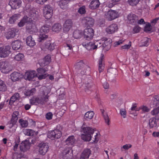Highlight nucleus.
<instances>
[{
  "label": "nucleus",
  "instance_id": "obj_1",
  "mask_svg": "<svg viewBox=\"0 0 159 159\" xmlns=\"http://www.w3.org/2000/svg\"><path fill=\"white\" fill-rule=\"evenodd\" d=\"M25 13L30 17L26 25V29L30 31L35 32L37 30V28L35 22L33 20H36L38 19L39 17L38 13H37L34 10L27 9Z\"/></svg>",
  "mask_w": 159,
  "mask_h": 159
},
{
  "label": "nucleus",
  "instance_id": "obj_2",
  "mask_svg": "<svg viewBox=\"0 0 159 159\" xmlns=\"http://www.w3.org/2000/svg\"><path fill=\"white\" fill-rule=\"evenodd\" d=\"M81 131L84 133L81 135V139L85 141H89L95 130L94 129L89 127L82 126L81 127Z\"/></svg>",
  "mask_w": 159,
  "mask_h": 159
},
{
  "label": "nucleus",
  "instance_id": "obj_3",
  "mask_svg": "<svg viewBox=\"0 0 159 159\" xmlns=\"http://www.w3.org/2000/svg\"><path fill=\"white\" fill-rule=\"evenodd\" d=\"M48 90H45L43 92V94L41 98H33L30 100V102L32 104L37 105V104H40L43 105L45 104L48 100L49 96L48 95L49 93Z\"/></svg>",
  "mask_w": 159,
  "mask_h": 159
},
{
  "label": "nucleus",
  "instance_id": "obj_4",
  "mask_svg": "<svg viewBox=\"0 0 159 159\" xmlns=\"http://www.w3.org/2000/svg\"><path fill=\"white\" fill-rule=\"evenodd\" d=\"M75 69L81 75H83L87 74V72H90L91 68L89 66L85 65L83 61H80L77 62L75 65Z\"/></svg>",
  "mask_w": 159,
  "mask_h": 159
},
{
  "label": "nucleus",
  "instance_id": "obj_5",
  "mask_svg": "<svg viewBox=\"0 0 159 159\" xmlns=\"http://www.w3.org/2000/svg\"><path fill=\"white\" fill-rule=\"evenodd\" d=\"M151 113L152 115L155 116V118H150L149 121V125L151 128L156 127L157 125L156 120L159 119V110H152Z\"/></svg>",
  "mask_w": 159,
  "mask_h": 159
},
{
  "label": "nucleus",
  "instance_id": "obj_6",
  "mask_svg": "<svg viewBox=\"0 0 159 159\" xmlns=\"http://www.w3.org/2000/svg\"><path fill=\"white\" fill-rule=\"evenodd\" d=\"M0 70L2 73L7 74L11 71V68L7 62L2 61L0 62Z\"/></svg>",
  "mask_w": 159,
  "mask_h": 159
},
{
  "label": "nucleus",
  "instance_id": "obj_7",
  "mask_svg": "<svg viewBox=\"0 0 159 159\" xmlns=\"http://www.w3.org/2000/svg\"><path fill=\"white\" fill-rule=\"evenodd\" d=\"M62 135V132L59 129H55L52 131L49 132L48 134V137L53 139H58L60 138Z\"/></svg>",
  "mask_w": 159,
  "mask_h": 159
},
{
  "label": "nucleus",
  "instance_id": "obj_8",
  "mask_svg": "<svg viewBox=\"0 0 159 159\" xmlns=\"http://www.w3.org/2000/svg\"><path fill=\"white\" fill-rule=\"evenodd\" d=\"M43 13L46 19H49L51 18L53 14V9L49 5H46L43 8Z\"/></svg>",
  "mask_w": 159,
  "mask_h": 159
},
{
  "label": "nucleus",
  "instance_id": "obj_9",
  "mask_svg": "<svg viewBox=\"0 0 159 159\" xmlns=\"http://www.w3.org/2000/svg\"><path fill=\"white\" fill-rule=\"evenodd\" d=\"M48 66L44 68H39L37 69L38 72L37 75H38V79L39 80H41L43 79H45L48 75L46 74L47 71L48 69Z\"/></svg>",
  "mask_w": 159,
  "mask_h": 159
},
{
  "label": "nucleus",
  "instance_id": "obj_10",
  "mask_svg": "<svg viewBox=\"0 0 159 159\" xmlns=\"http://www.w3.org/2000/svg\"><path fill=\"white\" fill-rule=\"evenodd\" d=\"M106 18L108 20L111 21L117 18L119 15L116 11L110 10L105 14Z\"/></svg>",
  "mask_w": 159,
  "mask_h": 159
},
{
  "label": "nucleus",
  "instance_id": "obj_11",
  "mask_svg": "<svg viewBox=\"0 0 159 159\" xmlns=\"http://www.w3.org/2000/svg\"><path fill=\"white\" fill-rule=\"evenodd\" d=\"M39 152L41 155H44L48 152L49 148L48 144L47 143L41 142L38 144Z\"/></svg>",
  "mask_w": 159,
  "mask_h": 159
},
{
  "label": "nucleus",
  "instance_id": "obj_12",
  "mask_svg": "<svg viewBox=\"0 0 159 159\" xmlns=\"http://www.w3.org/2000/svg\"><path fill=\"white\" fill-rule=\"evenodd\" d=\"M11 46L9 45L5 46L3 48H0V57L5 58L8 56L10 53Z\"/></svg>",
  "mask_w": 159,
  "mask_h": 159
},
{
  "label": "nucleus",
  "instance_id": "obj_13",
  "mask_svg": "<svg viewBox=\"0 0 159 159\" xmlns=\"http://www.w3.org/2000/svg\"><path fill=\"white\" fill-rule=\"evenodd\" d=\"M84 38L86 40H91L94 36V30L92 28L85 29L84 32Z\"/></svg>",
  "mask_w": 159,
  "mask_h": 159
},
{
  "label": "nucleus",
  "instance_id": "obj_14",
  "mask_svg": "<svg viewBox=\"0 0 159 159\" xmlns=\"http://www.w3.org/2000/svg\"><path fill=\"white\" fill-rule=\"evenodd\" d=\"M82 45L88 50L95 49L97 48V45H95L94 42L85 41L82 43Z\"/></svg>",
  "mask_w": 159,
  "mask_h": 159
},
{
  "label": "nucleus",
  "instance_id": "obj_15",
  "mask_svg": "<svg viewBox=\"0 0 159 159\" xmlns=\"http://www.w3.org/2000/svg\"><path fill=\"white\" fill-rule=\"evenodd\" d=\"M35 76H37V75L36 74L35 71H28L25 74L24 77L26 80L32 81Z\"/></svg>",
  "mask_w": 159,
  "mask_h": 159
},
{
  "label": "nucleus",
  "instance_id": "obj_16",
  "mask_svg": "<svg viewBox=\"0 0 159 159\" xmlns=\"http://www.w3.org/2000/svg\"><path fill=\"white\" fill-rule=\"evenodd\" d=\"M30 143L27 140L22 142L20 145V149L21 151L25 152L30 148Z\"/></svg>",
  "mask_w": 159,
  "mask_h": 159
},
{
  "label": "nucleus",
  "instance_id": "obj_17",
  "mask_svg": "<svg viewBox=\"0 0 159 159\" xmlns=\"http://www.w3.org/2000/svg\"><path fill=\"white\" fill-rule=\"evenodd\" d=\"M153 109H159V95H155L152 98V102L151 105Z\"/></svg>",
  "mask_w": 159,
  "mask_h": 159
},
{
  "label": "nucleus",
  "instance_id": "obj_18",
  "mask_svg": "<svg viewBox=\"0 0 159 159\" xmlns=\"http://www.w3.org/2000/svg\"><path fill=\"white\" fill-rule=\"evenodd\" d=\"M118 29L117 25L113 24L108 26L106 29L107 32L109 34H112L117 31Z\"/></svg>",
  "mask_w": 159,
  "mask_h": 159
},
{
  "label": "nucleus",
  "instance_id": "obj_19",
  "mask_svg": "<svg viewBox=\"0 0 159 159\" xmlns=\"http://www.w3.org/2000/svg\"><path fill=\"white\" fill-rule=\"evenodd\" d=\"M51 61V57L50 55L46 56L42 60L41 62H39V64L41 66H48Z\"/></svg>",
  "mask_w": 159,
  "mask_h": 159
},
{
  "label": "nucleus",
  "instance_id": "obj_20",
  "mask_svg": "<svg viewBox=\"0 0 159 159\" xmlns=\"http://www.w3.org/2000/svg\"><path fill=\"white\" fill-rule=\"evenodd\" d=\"M94 20L92 17H87L83 20V22L87 27L92 26L94 24Z\"/></svg>",
  "mask_w": 159,
  "mask_h": 159
},
{
  "label": "nucleus",
  "instance_id": "obj_21",
  "mask_svg": "<svg viewBox=\"0 0 159 159\" xmlns=\"http://www.w3.org/2000/svg\"><path fill=\"white\" fill-rule=\"evenodd\" d=\"M72 22L71 20L68 19L66 20L63 25V30L65 32L68 31L71 27Z\"/></svg>",
  "mask_w": 159,
  "mask_h": 159
},
{
  "label": "nucleus",
  "instance_id": "obj_22",
  "mask_svg": "<svg viewBox=\"0 0 159 159\" xmlns=\"http://www.w3.org/2000/svg\"><path fill=\"white\" fill-rule=\"evenodd\" d=\"M91 151L89 149H85L82 153L80 159H88L91 154Z\"/></svg>",
  "mask_w": 159,
  "mask_h": 159
},
{
  "label": "nucleus",
  "instance_id": "obj_23",
  "mask_svg": "<svg viewBox=\"0 0 159 159\" xmlns=\"http://www.w3.org/2000/svg\"><path fill=\"white\" fill-rule=\"evenodd\" d=\"M128 19L132 24L135 25L136 24L138 20V17L134 14L130 13L128 16Z\"/></svg>",
  "mask_w": 159,
  "mask_h": 159
},
{
  "label": "nucleus",
  "instance_id": "obj_24",
  "mask_svg": "<svg viewBox=\"0 0 159 159\" xmlns=\"http://www.w3.org/2000/svg\"><path fill=\"white\" fill-rule=\"evenodd\" d=\"M11 6L14 9L19 8L21 5V2L20 0H11Z\"/></svg>",
  "mask_w": 159,
  "mask_h": 159
},
{
  "label": "nucleus",
  "instance_id": "obj_25",
  "mask_svg": "<svg viewBox=\"0 0 159 159\" xmlns=\"http://www.w3.org/2000/svg\"><path fill=\"white\" fill-rule=\"evenodd\" d=\"M16 30L14 28L10 29L6 34V38L9 39L14 38L16 35Z\"/></svg>",
  "mask_w": 159,
  "mask_h": 159
},
{
  "label": "nucleus",
  "instance_id": "obj_26",
  "mask_svg": "<svg viewBox=\"0 0 159 159\" xmlns=\"http://www.w3.org/2000/svg\"><path fill=\"white\" fill-rule=\"evenodd\" d=\"M26 43L27 45L30 47H33L36 44L34 39L31 35L29 36L27 38Z\"/></svg>",
  "mask_w": 159,
  "mask_h": 159
},
{
  "label": "nucleus",
  "instance_id": "obj_27",
  "mask_svg": "<svg viewBox=\"0 0 159 159\" xmlns=\"http://www.w3.org/2000/svg\"><path fill=\"white\" fill-rule=\"evenodd\" d=\"M71 150V148H69L68 149H67L66 150L64 151L62 153V158L63 159H70L72 156V153L69 154L70 150Z\"/></svg>",
  "mask_w": 159,
  "mask_h": 159
},
{
  "label": "nucleus",
  "instance_id": "obj_28",
  "mask_svg": "<svg viewBox=\"0 0 159 159\" xmlns=\"http://www.w3.org/2000/svg\"><path fill=\"white\" fill-rule=\"evenodd\" d=\"M100 4L99 0H93L90 3L89 6L90 9L94 10L99 7Z\"/></svg>",
  "mask_w": 159,
  "mask_h": 159
},
{
  "label": "nucleus",
  "instance_id": "obj_29",
  "mask_svg": "<svg viewBox=\"0 0 159 159\" xmlns=\"http://www.w3.org/2000/svg\"><path fill=\"white\" fill-rule=\"evenodd\" d=\"M20 17V15L19 14H16L11 16L10 17L8 22L10 24H13Z\"/></svg>",
  "mask_w": 159,
  "mask_h": 159
},
{
  "label": "nucleus",
  "instance_id": "obj_30",
  "mask_svg": "<svg viewBox=\"0 0 159 159\" xmlns=\"http://www.w3.org/2000/svg\"><path fill=\"white\" fill-rule=\"evenodd\" d=\"M75 142V139L74 136L72 135L66 139L65 143L66 144L68 145H73L74 144Z\"/></svg>",
  "mask_w": 159,
  "mask_h": 159
},
{
  "label": "nucleus",
  "instance_id": "obj_31",
  "mask_svg": "<svg viewBox=\"0 0 159 159\" xmlns=\"http://www.w3.org/2000/svg\"><path fill=\"white\" fill-rule=\"evenodd\" d=\"M21 42L19 40L15 41L12 43V48L15 50L19 49L21 47Z\"/></svg>",
  "mask_w": 159,
  "mask_h": 159
},
{
  "label": "nucleus",
  "instance_id": "obj_32",
  "mask_svg": "<svg viewBox=\"0 0 159 159\" xmlns=\"http://www.w3.org/2000/svg\"><path fill=\"white\" fill-rule=\"evenodd\" d=\"M51 29V26L46 24L42 26L40 30L39 33L46 34L48 33Z\"/></svg>",
  "mask_w": 159,
  "mask_h": 159
},
{
  "label": "nucleus",
  "instance_id": "obj_33",
  "mask_svg": "<svg viewBox=\"0 0 159 159\" xmlns=\"http://www.w3.org/2000/svg\"><path fill=\"white\" fill-rule=\"evenodd\" d=\"M104 59L103 56H101L99 58L98 61V70L99 72L101 73L102 72L104 67V64L103 63V61Z\"/></svg>",
  "mask_w": 159,
  "mask_h": 159
},
{
  "label": "nucleus",
  "instance_id": "obj_34",
  "mask_svg": "<svg viewBox=\"0 0 159 159\" xmlns=\"http://www.w3.org/2000/svg\"><path fill=\"white\" fill-rule=\"evenodd\" d=\"M55 46L54 43H51L50 41H48L45 43V47L50 51H52L55 48Z\"/></svg>",
  "mask_w": 159,
  "mask_h": 159
},
{
  "label": "nucleus",
  "instance_id": "obj_35",
  "mask_svg": "<svg viewBox=\"0 0 159 159\" xmlns=\"http://www.w3.org/2000/svg\"><path fill=\"white\" fill-rule=\"evenodd\" d=\"M30 17L27 16H25L18 23V25L20 27L23 26L26 23H27Z\"/></svg>",
  "mask_w": 159,
  "mask_h": 159
},
{
  "label": "nucleus",
  "instance_id": "obj_36",
  "mask_svg": "<svg viewBox=\"0 0 159 159\" xmlns=\"http://www.w3.org/2000/svg\"><path fill=\"white\" fill-rule=\"evenodd\" d=\"M20 74L17 72H14L11 74V78L13 81L18 80L19 79Z\"/></svg>",
  "mask_w": 159,
  "mask_h": 159
},
{
  "label": "nucleus",
  "instance_id": "obj_37",
  "mask_svg": "<svg viewBox=\"0 0 159 159\" xmlns=\"http://www.w3.org/2000/svg\"><path fill=\"white\" fill-rule=\"evenodd\" d=\"M82 31L79 30H76L74 32L73 36L75 39H79L82 37Z\"/></svg>",
  "mask_w": 159,
  "mask_h": 159
},
{
  "label": "nucleus",
  "instance_id": "obj_38",
  "mask_svg": "<svg viewBox=\"0 0 159 159\" xmlns=\"http://www.w3.org/2000/svg\"><path fill=\"white\" fill-rule=\"evenodd\" d=\"M7 90V86L5 82L0 80V92H3Z\"/></svg>",
  "mask_w": 159,
  "mask_h": 159
},
{
  "label": "nucleus",
  "instance_id": "obj_39",
  "mask_svg": "<svg viewBox=\"0 0 159 159\" xmlns=\"http://www.w3.org/2000/svg\"><path fill=\"white\" fill-rule=\"evenodd\" d=\"M62 26L59 23L54 24L52 27V30L55 32H59L61 30Z\"/></svg>",
  "mask_w": 159,
  "mask_h": 159
},
{
  "label": "nucleus",
  "instance_id": "obj_40",
  "mask_svg": "<svg viewBox=\"0 0 159 159\" xmlns=\"http://www.w3.org/2000/svg\"><path fill=\"white\" fill-rule=\"evenodd\" d=\"M70 0H61L59 2L58 4L62 9H65L66 7L68 1Z\"/></svg>",
  "mask_w": 159,
  "mask_h": 159
},
{
  "label": "nucleus",
  "instance_id": "obj_41",
  "mask_svg": "<svg viewBox=\"0 0 159 159\" xmlns=\"http://www.w3.org/2000/svg\"><path fill=\"white\" fill-rule=\"evenodd\" d=\"M19 115V112L18 111H16L14 112L10 120L16 123L18 119V116Z\"/></svg>",
  "mask_w": 159,
  "mask_h": 159
},
{
  "label": "nucleus",
  "instance_id": "obj_42",
  "mask_svg": "<svg viewBox=\"0 0 159 159\" xmlns=\"http://www.w3.org/2000/svg\"><path fill=\"white\" fill-rule=\"evenodd\" d=\"M103 117L105 120V123L108 125H110V119L107 112L105 111V110H102V111Z\"/></svg>",
  "mask_w": 159,
  "mask_h": 159
},
{
  "label": "nucleus",
  "instance_id": "obj_43",
  "mask_svg": "<svg viewBox=\"0 0 159 159\" xmlns=\"http://www.w3.org/2000/svg\"><path fill=\"white\" fill-rule=\"evenodd\" d=\"M20 98L19 94L18 93H16L11 98L10 103H13L15 101L19 100Z\"/></svg>",
  "mask_w": 159,
  "mask_h": 159
},
{
  "label": "nucleus",
  "instance_id": "obj_44",
  "mask_svg": "<svg viewBox=\"0 0 159 159\" xmlns=\"http://www.w3.org/2000/svg\"><path fill=\"white\" fill-rule=\"evenodd\" d=\"M24 133L25 135L32 136L34 135L35 132L31 129H26L24 130Z\"/></svg>",
  "mask_w": 159,
  "mask_h": 159
},
{
  "label": "nucleus",
  "instance_id": "obj_45",
  "mask_svg": "<svg viewBox=\"0 0 159 159\" xmlns=\"http://www.w3.org/2000/svg\"><path fill=\"white\" fill-rule=\"evenodd\" d=\"M73 41L71 40H68L66 41V44L64 45V47L67 50H71L72 49V45Z\"/></svg>",
  "mask_w": 159,
  "mask_h": 159
},
{
  "label": "nucleus",
  "instance_id": "obj_46",
  "mask_svg": "<svg viewBox=\"0 0 159 159\" xmlns=\"http://www.w3.org/2000/svg\"><path fill=\"white\" fill-rule=\"evenodd\" d=\"M48 37V35H46V34L40 33L39 35V42H42L47 39Z\"/></svg>",
  "mask_w": 159,
  "mask_h": 159
},
{
  "label": "nucleus",
  "instance_id": "obj_47",
  "mask_svg": "<svg viewBox=\"0 0 159 159\" xmlns=\"http://www.w3.org/2000/svg\"><path fill=\"white\" fill-rule=\"evenodd\" d=\"M36 91L35 88L32 89L30 90H27L24 93L25 95L29 96L33 94Z\"/></svg>",
  "mask_w": 159,
  "mask_h": 159
},
{
  "label": "nucleus",
  "instance_id": "obj_48",
  "mask_svg": "<svg viewBox=\"0 0 159 159\" xmlns=\"http://www.w3.org/2000/svg\"><path fill=\"white\" fill-rule=\"evenodd\" d=\"M94 115V112L93 111H91L87 112L85 114L84 116L85 117L89 119H92Z\"/></svg>",
  "mask_w": 159,
  "mask_h": 159
},
{
  "label": "nucleus",
  "instance_id": "obj_49",
  "mask_svg": "<svg viewBox=\"0 0 159 159\" xmlns=\"http://www.w3.org/2000/svg\"><path fill=\"white\" fill-rule=\"evenodd\" d=\"M140 0H128V2L129 4L132 6H135L140 2Z\"/></svg>",
  "mask_w": 159,
  "mask_h": 159
},
{
  "label": "nucleus",
  "instance_id": "obj_50",
  "mask_svg": "<svg viewBox=\"0 0 159 159\" xmlns=\"http://www.w3.org/2000/svg\"><path fill=\"white\" fill-rule=\"evenodd\" d=\"M24 57V56L23 54L19 53L15 56L14 59L16 61H20Z\"/></svg>",
  "mask_w": 159,
  "mask_h": 159
},
{
  "label": "nucleus",
  "instance_id": "obj_51",
  "mask_svg": "<svg viewBox=\"0 0 159 159\" xmlns=\"http://www.w3.org/2000/svg\"><path fill=\"white\" fill-rule=\"evenodd\" d=\"M19 123L21 126L22 127H27L28 125V122L27 121L24 120L22 119H20L19 120Z\"/></svg>",
  "mask_w": 159,
  "mask_h": 159
},
{
  "label": "nucleus",
  "instance_id": "obj_52",
  "mask_svg": "<svg viewBox=\"0 0 159 159\" xmlns=\"http://www.w3.org/2000/svg\"><path fill=\"white\" fill-rule=\"evenodd\" d=\"M152 30L151 25L148 23L146 24L144 28V31L146 32L150 31Z\"/></svg>",
  "mask_w": 159,
  "mask_h": 159
},
{
  "label": "nucleus",
  "instance_id": "obj_53",
  "mask_svg": "<svg viewBox=\"0 0 159 159\" xmlns=\"http://www.w3.org/2000/svg\"><path fill=\"white\" fill-rule=\"evenodd\" d=\"M131 46V43L130 41L129 42L128 44H125L121 47V49H128L130 48Z\"/></svg>",
  "mask_w": 159,
  "mask_h": 159
},
{
  "label": "nucleus",
  "instance_id": "obj_54",
  "mask_svg": "<svg viewBox=\"0 0 159 159\" xmlns=\"http://www.w3.org/2000/svg\"><path fill=\"white\" fill-rule=\"evenodd\" d=\"M91 88L92 85L90 84H87L86 86V88H85V91L87 93H89V91H91Z\"/></svg>",
  "mask_w": 159,
  "mask_h": 159
},
{
  "label": "nucleus",
  "instance_id": "obj_55",
  "mask_svg": "<svg viewBox=\"0 0 159 159\" xmlns=\"http://www.w3.org/2000/svg\"><path fill=\"white\" fill-rule=\"evenodd\" d=\"M78 11L81 14H84L86 12L85 7L82 6L80 7Z\"/></svg>",
  "mask_w": 159,
  "mask_h": 159
},
{
  "label": "nucleus",
  "instance_id": "obj_56",
  "mask_svg": "<svg viewBox=\"0 0 159 159\" xmlns=\"http://www.w3.org/2000/svg\"><path fill=\"white\" fill-rule=\"evenodd\" d=\"M53 114L51 112H49L46 114L45 116L46 118L48 120H51Z\"/></svg>",
  "mask_w": 159,
  "mask_h": 159
},
{
  "label": "nucleus",
  "instance_id": "obj_57",
  "mask_svg": "<svg viewBox=\"0 0 159 159\" xmlns=\"http://www.w3.org/2000/svg\"><path fill=\"white\" fill-rule=\"evenodd\" d=\"M132 147V145L130 144H126L123 145L122 147L121 148V150L123 151V149L125 150H128L130 148Z\"/></svg>",
  "mask_w": 159,
  "mask_h": 159
},
{
  "label": "nucleus",
  "instance_id": "obj_58",
  "mask_svg": "<svg viewBox=\"0 0 159 159\" xmlns=\"http://www.w3.org/2000/svg\"><path fill=\"white\" fill-rule=\"evenodd\" d=\"M14 122H13L12 121L10 120V121L8 122L7 124V127H8L9 129H11L14 125L16 124Z\"/></svg>",
  "mask_w": 159,
  "mask_h": 159
},
{
  "label": "nucleus",
  "instance_id": "obj_59",
  "mask_svg": "<svg viewBox=\"0 0 159 159\" xmlns=\"http://www.w3.org/2000/svg\"><path fill=\"white\" fill-rule=\"evenodd\" d=\"M125 40H123V39H120L118 41L115 42V46L120 45L122 44L125 41Z\"/></svg>",
  "mask_w": 159,
  "mask_h": 159
},
{
  "label": "nucleus",
  "instance_id": "obj_60",
  "mask_svg": "<svg viewBox=\"0 0 159 159\" xmlns=\"http://www.w3.org/2000/svg\"><path fill=\"white\" fill-rule=\"evenodd\" d=\"M123 102V100L121 98L117 99L116 101V105L117 106H119Z\"/></svg>",
  "mask_w": 159,
  "mask_h": 159
},
{
  "label": "nucleus",
  "instance_id": "obj_61",
  "mask_svg": "<svg viewBox=\"0 0 159 159\" xmlns=\"http://www.w3.org/2000/svg\"><path fill=\"white\" fill-rule=\"evenodd\" d=\"M120 114L123 118H125L126 116V112L125 110H120Z\"/></svg>",
  "mask_w": 159,
  "mask_h": 159
},
{
  "label": "nucleus",
  "instance_id": "obj_62",
  "mask_svg": "<svg viewBox=\"0 0 159 159\" xmlns=\"http://www.w3.org/2000/svg\"><path fill=\"white\" fill-rule=\"evenodd\" d=\"M36 3L39 4L43 5L48 0H35Z\"/></svg>",
  "mask_w": 159,
  "mask_h": 159
},
{
  "label": "nucleus",
  "instance_id": "obj_63",
  "mask_svg": "<svg viewBox=\"0 0 159 159\" xmlns=\"http://www.w3.org/2000/svg\"><path fill=\"white\" fill-rule=\"evenodd\" d=\"M140 30V28L138 26H136L134 27L133 31L135 33H138L139 32Z\"/></svg>",
  "mask_w": 159,
  "mask_h": 159
},
{
  "label": "nucleus",
  "instance_id": "obj_64",
  "mask_svg": "<svg viewBox=\"0 0 159 159\" xmlns=\"http://www.w3.org/2000/svg\"><path fill=\"white\" fill-rule=\"evenodd\" d=\"M137 23L139 25L144 24H145V22L143 19H141L137 20Z\"/></svg>",
  "mask_w": 159,
  "mask_h": 159
}]
</instances>
